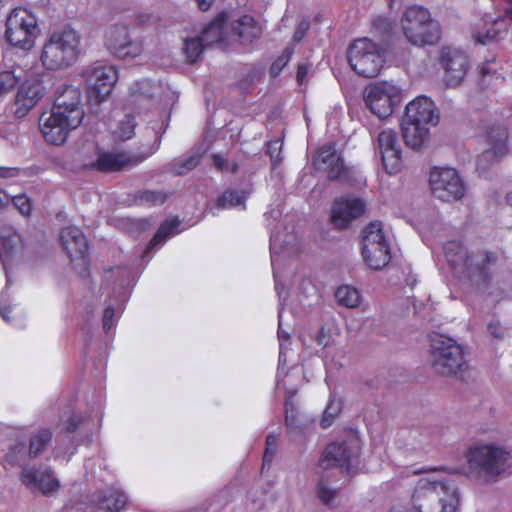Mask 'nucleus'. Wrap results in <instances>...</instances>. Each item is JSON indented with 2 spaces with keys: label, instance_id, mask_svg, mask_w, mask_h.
<instances>
[{
  "label": "nucleus",
  "instance_id": "20e7f679",
  "mask_svg": "<svg viewBox=\"0 0 512 512\" xmlns=\"http://www.w3.org/2000/svg\"><path fill=\"white\" fill-rule=\"evenodd\" d=\"M465 456L468 464L467 476L480 484L496 482L512 468L511 453L494 443H474Z\"/></svg>",
  "mask_w": 512,
  "mask_h": 512
},
{
  "label": "nucleus",
  "instance_id": "0e129e2a",
  "mask_svg": "<svg viewBox=\"0 0 512 512\" xmlns=\"http://www.w3.org/2000/svg\"><path fill=\"white\" fill-rule=\"evenodd\" d=\"M307 73L308 67L305 64H301L298 66L296 78L299 84H303L305 82Z\"/></svg>",
  "mask_w": 512,
  "mask_h": 512
},
{
  "label": "nucleus",
  "instance_id": "f3484780",
  "mask_svg": "<svg viewBox=\"0 0 512 512\" xmlns=\"http://www.w3.org/2000/svg\"><path fill=\"white\" fill-rule=\"evenodd\" d=\"M21 247V236L15 231H11L8 235L0 236V258L3 263V268L6 274V288L0 296V315L7 323L20 326V323L15 322V317H10L9 313L16 305H11L10 297L7 293V289L11 283V278L8 272V264L10 258L16 253L18 248Z\"/></svg>",
  "mask_w": 512,
  "mask_h": 512
},
{
  "label": "nucleus",
  "instance_id": "2eb2a0df",
  "mask_svg": "<svg viewBox=\"0 0 512 512\" xmlns=\"http://www.w3.org/2000/svg\"><path fill=\"white\" fill-rule=\"evenodd\" d=\"M83 77L89 100L100 103L111 93L118 80V72L112 65L95 63L84 70Z\"/></svg>",
  "mask_w": 512,
  "mask_h": 512
},
{
  "label": "nucleus",
  "instance_id": "473e14b6",
  "mask_svg": "<svg viewBox=\"0 0 512 512\" xmlns=\"http://www.w3.org/2000/svg\"><path fill=\"white\" fill-rule=\"evenodd\" d=\"M51 115L57 119L65 122L67 126H72L75 129L79 127L84 118L83 106H66L61 104H54L51 110Z\"/></svg>",
  "mask_w": 512,
  "mask_h": 512
},
{
  "label": "nucleus",
  "instance_id": "5701e85b",
  "mask_svg": "<svg viewBox=\"0 0 512 512\" xmlns=\"http://www.w3.org/2000/svg\"><path fill=\"white\" fill-rule=\"evenodd\" d=\"M405 118L427 126L439 122V111L435 103L426 96H418L406 106Z\"/></svg>",
  "mask_w": 512,
  "mask_h": 512
},
{
  "label": "nucleus",
  "instance_id": "4468645a",
  "mask_svg": "<svg viewBox=\"0 0 512 512\" xmlns=\"http://www.w3.org/2000/svg\"><path fill=\"white\" fill-rule=\"evenodd\" d=\"M429 183L432 194L445 202L460 200L466 192L459 173L449 167H434L430 171Z\"/></svg>",
  "mask_w": 512,
  "mask_h": 512
},
{
  "label": "nucleus",
  "instance_id": "6e6552de",
  "mask_svg": "<svg viewBox=\"0 0 512 512\" xmlns=\"http://www.w3.org/2000/svg\"><path fill=\"white\" fill-rule=\"evenodd\" d=\"M348 62L362 77L377 76L385 62L384 49L368 38L355 40L348 48Z\"/></svg>",
  "mask_w": 512,
  "mask_h": 512
},
{
  "label": "nucleus",
  "instance_id": "c03bdc74",
  "mask_svg": "<svg viewBox=\"0 0 512 512\" xmlns=\"http://www.w3.org/2000/svg\"><path fill=\"white\" fill-rule=\"evenodd\" d=\"M27 453L26 445L24 443H17L5 455V461L12 466L20 465Z\"/></svg>",
  "mask_w": 512,
  "mask_h": 512
},
{
  "label": "nucleus",
  "instance_id": "338daca9",
  "mask_svg": "<svg viewBox=\"0 0 512 512\" xmlns=\"http://www.w3.org/2000/svg\"><path fill=\"white\" fill-rule=\"evenodd\" d=\"M10 202V196L0 189V209L6 207Z\"/></svg>",
  "mask_w": 512,
  "mask_h": 512
},
{
  "label": "nucleus",
  "instance_id": "a878e982",
  "mask_svg": "<svg viewBox=\"0 0 512 512\" xmlns=\"http://www.w3.org/2000/svg\"><path fill=\"white\" fill-rule=\"evenodd\" d=\"M59 239L62 248L66 250L71 260L82 259L85 261L88 254V243L79 228L75 226L63 228Z\"/></svg>",
  "mask_w": 512,
  "mask_h": 512
},
{
  "label": "nucleus",
  "instance_id": "09e8293b",
  "mask_svg": "<svg viewBox=\"0 0 512 512\" xmlns=\"http://www.w3.org/2000/svg\"><path fill=\"white\" fill-rule=\"evenodd\" d=\"M277 447V436L270 434L266 438V449L263 456V467L272 462Z\"/></svg>",
  "mask_w": 512,
  "mask_h": 512
},
{
  "label": "nucleus",
  "instance_id": "5fc2aeb1",
  "mask_svg": "<svg viewBox=\"0 0 512 512\" xmlns=\"http://www.w3.org/2000/svg\"><path fill=\"white\" fill-rule=\"evenodd\" d=\"M498 32H499V30H496V29L493 27L492 29H489L485 35H482V34H480V33H475V34L473 35V37H474V40H475L477 43H480V44H487V43H489L490 41L497 39Z\"/></svg>",
  "mask_w": 512,
  "mask_h": 512
},
{
  "label": "nucleus",
  "instance_id": "4c0bfd02",
  "mask_svg": "<svg viewBox=\"0 0 512 512\" xmlns=\"http://www.w3.org/2000/svg\"><path fill=\"white\" fill-rule=\"evenodd\" d=\"M52 433L49 429H41L34 433L29 441L28 456L36 458L50 443Z\"/></svg>",
  "mask_w": 512,
  "mask_h": 512
},
{
  "label": "nucleus",
  "instance_id": "de8ad7c7",
  "mask_svg": "<svg viewBox=\"0 0 512 512\" xmlns=\"http://www.w3.org/2000/svg\"><path fill=\"white\" fill-rule=\"evenodd\" d=\"M291 55H292V49L290 48H286L282 55L279 56L271 65V74L273 76H277L281 71L282 69L287 65V63L289 62L290 58H291Z\"/></svg>",
  "mask_w": 512,
  "mask_h": 512
},
{
  "label": "nucleus",
  "instance_id": "0eeeda50",
  "mask_svg": "<svg viewBox=\"0 0 512 512\" xmlns=\"http://www.w3.org/2000/svg\"><path fill=\"white\" fill-rule=\"evenodd\" d=\"M40 30L36 16L26 8L16 7L7 16L5 24V40L12 46L22 50H30Z\"/></svg>",
  "mask_w": 512,
  "mask_h": 512
},
{
  "label": "nucleus",
  "instance_id": "6ab92c4d",
  "mask_svg": "<svg viewBox=\"0 0 512 512\" xmlns=\"http://www.w3.org/2000/svg\"><path fill=\"white\" fill-rule=\"evenodd\" d=\"M365 208V202L357 196H340L332 204V223L336 228H346L364 214Z\"/></svg>",
  "mask_w": 512,
  "mask_h": 512
},
{
  "label": "nucleus",
  "instance_id": "a18cd8bd",
  "mask_svg": "<svg viewBox=\"0 0 512 512\" xmlns=\"http://www.w3.org/2000/svg\"><path fill=\"white\" fill-rule=\"evenodd\" d=\"M166 194L162 192L155 191H142L139 193L138 202L140 204H148V205H161L166 201Z\"/></svg>",
  "mask_w": 512,
  "mask_h": 512
},
{
  "label": "nucleus",
  "instance_id": "c85d7f7f",
  "mask_svg": "<svg viewBox=\"0 0 512 512\" xmlns=\"http://www.w3.org/2000/svg\"><path fill=\"white\" fill-rule=\"evenodd\" d=\"M405 143L413 149L421 148L429 139L430 127L415 121L403 118L401 123Z\"/></svg>",
  "mask_w": 512,
  "mask_h": 512
},
{
  "label": "nucleus",
  "instance_id": "ea45409f",
  "mask_svg": "<svg viewBox=\"0 0 512 512\" xmlns=\"http://www.w3.org/2000/svg\"><path fill=\"white\" fill-rule=\"evenodd\" d=\"M137 91L139 92L140 96H143L147 100H152L159 96L160 102L162 101L163 86L160 83L143 80L138 83Z\"/></svg>",
  "mask_w": 512,
  "mask_h": 512
},
{
  "label": "nucleus",
  "instance_id": "bb28decb",
  "mask_svg": "<svg viewBox=\"0 0 512 512\" xmlns=\"http://www.w3.org/2000/svg\"><path fill=\"white\" fill-rule=\"evenodd\" d=\"M230 42L241 40L243 43L252 42L261 34V27L250 15L227 19Z\"/></svg>",
  "mask_w": 512,
  "mask_h": 512
},
{
  "label": "nucleus",
  "instance_id": "dca6fc26",
  "mask_svg": "<svg viewBox=\"0 0 512 512\" xmlns=\"http://www.w3.org/2000/svg\"><path fill=\"white\" fill-rule=\"evenodd\" d=\"M159 146L160 140L155 139L151 145L145 147V149L137 155H130L126 152H97L96 158L92 161H87L85 166L95 168L103 172L121 170L130 164L142 162L154 154L158 150Z\"/></svg>",
  "mask_w": 512,
  "mask_h": 512
},
{
  "label": "nucleus",
  "instance_id": "a19ab883",
  "mask_svg": "<svg viewBox=\"0 0 512 512\" xmlns=\"http://www.w3.org/2000/svg\"><path fill=\"white\" fill-rule=\"evenodd\" d=\"M342 409V402L340 399L336 397H331L326 406V409L323 414V418L321 420V425L323 428H327L332 424L334 418L340 413Z\"/></svg>",
  "mask_w": 512,
  "mask_h": 512
},
{
  "label": "nucleus",
  "instance_id": "37998d69",
  "mask_svg": "<svg viewBox=\"0 0 512 512\" xmlns=\"http://www.w3.org/2000/svg\"><path fill=\"white\" fill-rule=\"evenodd\" d=\"M244 201L245 196L243 194H240L235 190H227L218 199V206L222 208H232L243 204Z\"/></svg>",
  "mask_w": 512,
  "mask_h": 512
},
{
  "label": "nucleus",
  "instance_id": "b1692460",
  "mask_svg": "<svg viewBox=\"0 0 512 512\" xmlns=\"http://www.w3.org/2000/svg\"><path fill=\"white\" fill-rule=\"evenodd\" d=\"M314 165L317 170L325 172L330 179H338L345 172L343 159L332 143L324 144L319 148L314 157Z\"/></svg>",
  "mask_w": 512,
  "mask_h": 512
},
{
  "label": "nucleus",
  "instance_id": "6e6d98bb",
  "mask_svg": "<svg viewBox=\"0 0 512 512\" xmlns=\"http://www.w3.org/2000/svg\"><path fill=\"white\" fill-rule=\"evenodd\" d=\"M213 165L218 170H221V171L234 172L237 169L236 165H234V164L229 166L228 163L226 162V160L224 159V157L219 154L213 155Z\"/></svg>",
  "mask_w": 512,
  "mask_h": 512
},
{
  "label": "nucleus",
  "instance_id": "bf43d9fd",
  "mask_svg": "<svg viewBox=\"0 0 512 512\" xmlns=\"http://www.w3.org/2000/svg\"><path fill=\"white\" fill-rule=\"evenodd\" d=\"M308 28H309L308 22H306V21L300 22L297 26L295 33H294L293 40L299 42L303 38V36L306 33V31L308 30Z\"/></svg>",
  "mask_w": 512,
  "mask_h": 512
},
{
  "label": "nucleus",
  "instance_id": "c756f323",
  "mask_svg": "<svg viewBox=\"0 0 512 512\" xmlns=\"http://www.w3.org/2000/svg\"><path fill=\"white\" fill-rule=\"evenodd\" d=\"M128 503L127 495L117 487H110L97 496L98 509L107 512H120Z\"/></svg>",
  "mask_w": 512,
  "mask_h": 512
},
{
  "label": "nucleus",
  "instance_id": "412c9836",
  "mask_svg": "<svg viewBox=\"0 0 512 512\" xmlns=\"http://www.w3.org/2000/svg\"><path fill=\"white\" fill-rule=\"evenodd\" d=\"M377 148L385 170L389 174L398 173L402 169L403 161L396 132L392 129L382 130L377 137Z\"/></svg>",
  "mask_w": 512,
  "mask_h": 512
},
{
  "label": "nucleus",
  "instance_id": "c9c22d12",
  "mask_svg": "<svg viewBox=\"0 0 512 512\" xmlns=\"http://www.w3.org/2000/svg\"><path fill=\"white\" fill-rule=\"evenodd\" d=\"M335 297L339 305L353 309L359 306L361 302L360 291L351 285H341L335 292Z\"/></svg>",
  "mask_w": 512,
  "mask_h": 512
},
{
  "label": "nucleus",
  "instance_id": "a211bd4d",
  "mask_svg": "<svg viewBox=\"0 0 512 512\" xmlns=\"http://www.w3.org/2000/svg\"><path fill=\"white\" fill-rule=\"evenodd\" d=\"M440 64L444 70L443 80L447 86L459 85L469 69L466 53L450 46L441 49Z\"/></svg>",
  "mask_w": 512,
  "mask_h": 512
},
{
  "label": "nucleus",
  "instance_id": "ddd939ff",
  "mask_svg": "<svg viewBox=\"0 0 512 512\" xmlns=\"http://www.w3.org/2000/svg\"><path fill=\"white\" fill-rule=\"evenodd\" d=\"M104 45L114 57L121 60L137 58L144 51L142 41L132 38L129 27L122 23L110 26L105 31Z\"/></svg>",
  "mask_w": 512,
  "mask_h": 512
},
{
  "label": "nucleus",
  "instance_id": "e433bc0d",
  "mask_svg": "<svg viewBox=\"0 0 512 512\" xmlns=\"http://www.w3.org/2000/svg\"><path fill=\"white\" fill-rule=\"evenodd\" d=\"M54 104L82 106V93L78 87L66 85L57 91Z\"/></svg>",
  "mask_w": 512,
  "mask_h": 512
},
{
  "label": "nucleus",
  "instance_id": "49530a36",
  "mask_svg": "<svg viewBox=\"0 0 512 512\" xmlns=\"http://www.w3.org/2000/svg\"><path fill=\"white\" fill-rule=\"evenodd\" d=\"M200 158L199 153H193L186 159L179 161V166L175 168L176 173L183 175L191 171L200 163Z\"/></svg>",
  "mask_w": 512,
  "mask_h": 512
},
{
  "label": "nucleus",
  "instance_id": "e2e57ef3",
  "mask_svg": "<svg viewBox=\"0 0 512 512\" xmlns=\"http://www.w3.org/2000/svg\"><path fill=\"white\" fill-rule=\"evenodd\" d=\"M316 342L319 346L326 347L329 344V335L328 333L322 328L318 332Z\"/></svg>",
  "mask_w": 512,
  "mask_h": 512
},
{
  "label": "nucleus",
  "instance_id": "680f3d73",
  "mask_svg": "<svg viewBox=\"0 0 512 512\" xmlns=\"http://www.w3.org/2000/svg\"><path fill=\"white\" fill-rule=\"evenodd\" d=\"M17 174V168L0 166V178H10L16 176Z\"/></svg>",
  "mask_w": 512,
  "mask_h": 512
},
{
  "label": "nucleus",
  "instance_id": "2f4dec72",
  "mask_svg": "<svg viewBox=\"0 0 512 512\" xmlns=\"http://www.w3.org/2000/svg\"><path fill=\"white\" fill-rule=\"evenodd\" d=\"M20 70L12 59L4 57L0 64V98L9 94L20 82L22 76L18 73Z\"/></svg>",
  "mask_w": 512,
  "mask_h": 512
},
{
  "label": "nucleus",
  "instance_id": "f257e3e1",
  "mask_svg": "<svg viewBox=\"0 0 512 512\" xmlns=\"http://www.w3.org/2000/svg\"><path fill=\"white\" fill-rule=\"evenodd\" d=\"M459 506L456 484L440 470L432 469L418 478L408 512H458Z\"/></svg>",
  "mask_w": 512,
  "mask_h": 512
},
{
  "label": "nucleus",
  "instance_id": "9b49d317",
  "mask_svg": "<svg viewBox=\"0 0 512 512\" xmlns=\"http://www.w3.org/2000/svg\"><path fill=\"white\" fill-rule=\"evenodd\" d=\"M431 358L433 368L442 375L456 374L466 364L462 346L454 339L443 335L432 339Z\"/></svg>",
  "mask_w": 512,
  "mask_h": 512
},
{
  "label": "nucleus",
  "instance_id": "8fccbe9b",
  "mask_svg": "<svg viewBox=\"0 0 512 512\" xmlns=\"http://www.w3.org/2000/svg\"><path fill=\"white\" fill-rule=\"evenodd\" d=\"M373 30L380 36H385L391 30V23L386 17L379 16L373 21Z\"/></svg>",
  "mask_w": 512,
  "mask_h": 512
},
{
  "label": "nucleus",
  "instance_id": "7ed1b4c3",
  "mask_svg": "<svg viewBox=\"0 0 512 512\" xmlns=\"http://www.w3.org/2000/svg\"><path fill=\"white\" fill-rule=\"evenodd\" d=\"M299 251L298 237L293 232L282 233L279 231H271L270 235V254L273 276L275 281V290L280 299V308L278 312V339H279V364L277 373V385H281L280 376L286 364V351L289 346V334L283 329L282 323V297L284 287L281 284L282 268L287 260H290Z\"/></svg>",
  "mask_w": 512,
  "mask_h": 512
},
{
  "label": "nucleus",
  "instance_id": "cd10ccee",
  "mask_svg": "<svg viewBox=\"0 0 512 512\" xmlns=\"http://www.w3.org/2000/svg\"><path fill=\"white\" fill-rule=\"evenodd\" d=\"M73 130H75L74 127L67 126L64 121L57 119L51 114L46 118H41V133L49 144L63 145Z\"/></svg>",
  "mask_w": 512,
  "mask_h": 512
},
{
  "label": "nucleus",
  "instance_id": "423d86ee",
  "mask_svg": "<svg viewBox=\"0 0 512 512\" xmlns=\"http://www.w3.org/2000/svg\"><path fill=\"white\" fill-rule=\"evenodd\" d=\"M400 25L407 41L417 47L435 45L441 38V27L423 6L407 7L401 17Z\"/></svg>",
  "mask_w": 512,
  "mask_h": 512
},
{
  "label": "nucleus",
  "instance_id": "3c124183",
  "mask_svg": "<svg viewBox=\"0 0 512 512\" xmlns=\"http://www.w3.org/2000/svg\"><path fill=\"white\" fill-rule=\"evenodd\" d=\"M12 202L22 215L30 214L31 203L26 195H17L12 198Z\"/></svg>",
  "mask_w": 512,
  "mask_h": 512
},
{
  "label": "nucleus",
  "instance_id": "69168bd1",
  "mask_svg": "<svg viewBox=\"0 0 512 512\" xmlns=\"http://www.w3.org/2000/svg\"><path fill=\"white\" fill-rule=\"evenodd\" d=\"M494 73H495V70L493 68H491L490 63L483 64L480 67V74L482 75L483 78L489 76L490 74H494Z\"/></svg>",
  "mask_w": 512,
  "mask_h": 512
},
{
  "label": "nucleus",
  "instance_id": "864d4df0",
  "mask_svg": "<svg viewBox=\"0 0 512 512\" xmlns=\"http://www.w3.org/2000/svg\"><path fill=\"white\" fill-rule=\"evenodd\" d=\"M282 148V142L280 140H274L268 143L267 153L270 155L274 165L281 162L280 151Z\"/></svg>",
  "mask_w": 512,
  "mask_h": 512
},
{
  "label": "nucleus",
  "instance_id": "774afa93",
  "mask_svg": "<svg viewBox=\"0 0 512 512\" xmlns=\"http://www.w3.org/2000/svg\"><path fill=\"white\" fill-rule=\"evenodd\" d=\"M198 3L199 8L202 11H206L210 8L214 0H195Z\"/></svg>",
  "mask_w": 512,
  "mask_h": 512
},
{
  "label": "nucleus",
  "instance_id": "13d9d810",
  "mask_svg": "<svg viewBox=\"0 0 512 512\" xmlns=\"http://www.w3.org/2000/svg\"><path fill=\"white\" fill-rule=\"evenodd\" d=\"M489 333L495 338H503L504 330L497 321L488 324Z\"/></svg>",
  "mask_w": 512,
  "mask_h": 512
},
{
  "label": "nucleus",
  "instance_id": "9d476101",
  "mask_svg": "<svg viewBox=\"0 0 512 512\" xmlns=\"http://www.w3.org/2000/svg\"><path fill=\"white\" fill-rule=\"evenodd\" d=\"M360 439L353 431H348L339 440L330 443L320 459V466L324 469L339 467L350 472L356 465L360 454Z\"/></svg>",
  "mask_w": 512,
  "mask_h": 512
},
{
  "label": "nucleus",
  "instance_id": "393cba45",
  "mask_svg": "<svg viewBox=\"0 0 512 512\" xmlns=\"http://www.w3.org/2000/svg\"><path fill=\"white\" fill-rule=\"evenodd\" d=\"M45 92L41 83L24 82L15 97L14 114L17 118L25 117L28 112L37 104L43 97Z\"/></svg>",
  "mask_w": 512,
  "mask_h": 512
},
{
  "label": "nucleus",
  "instance_id": "72a5a7b5",
  "mask_svg": "<svg viewBox=\"0 0 512 512\" xmlns=\"http://www.w3.org/2000/svg\"><path fill=\"white\" fill-rule=\"evenodd\" d=\"M180 224L181 222L178 218H171L164 221L150 241L149 245L144 251L143 256H147L152 249H154L157 245L164 243L168 237L180 233L182 231L179 229Z\"/></svg>",
  "mask_w": 512,
  "mask_h": 512
},
{
  "label": "nucleus",
  "instance_id": "58836bf2",
  "mask_svg": "<svg viewBox=\"0 0 512 512\" xmlns=\"http://www.w3.org/2000/svg\"><path fill=\"white\" fill-rule=\"evenodd\" d=\"M316 495L322 504L332 507L338 495V487L332 485L329 479L322 478L316 485Z\"/></svg>",
  "mask_w": 512,
  "mask_h": 512
},
{
  "label": "nucleus",
  "instance_id": "052dcab7",
  "mask_svg": "<svg viewBox=\"0 0 512 512\" xmlns=\"http://www.w3.org/2000/svg\"><path fill=\"white\" fill-rule=\"evenodd\" d=\"M76 448L74 447L71 451H69L68 456H66V452L63 451L62 447H56L54 450V458L56 460L63 459L64 462H68L71 456L75 453Z\"/></svg>",
  "mask_w": 512,
  "mask_h": 512
},
{
  "label": "nucleus",
  "instance_id": "1a4fd4ad",
  "mask_svg": "<svg viewBox=\"0 0 512 512\" xmlns=\"http://www.w3.org/2000/svg\"><path fill=\"white\" fill-rule=\"evenodd\" d=\"M362 256L365 263L374 270H380L390 262V245L381 222H371L364 228Z\"/></svg>",
  "mask_w": 512,
  "mask_h": 512
},
{
  "label": "nucleus",
  "instance_id": "f704fd0d",
  "mask_svg": "<svg viewBox=\"0 0 512 512\" xmlns=\"http://www.w3.org/2000/svg\"><path fill=\"white\" fill-rule=\"evenodd\" d=\"M135 127L134 116L125 114L123 117L117 115V123L115 127H110V129L115 141H125L134 136Z\"/></svg>",
  "mask_w": 512,
  "mask_h": 512
},
{
  "label": "nucleus",
  "instance_id": "79ce46f5",
  "mask_svg": "<svg viewBox=\"0 0 512 512\" xmlns=\"http://www.w3.org/2000/svg\"><path fill=\"white\" fill-rule=\"evenodd\" d=\"M204 42L200 37L188 38L185 40L184 51L190 62H195L203 51Z\"/></svg>",
  "mask_w": 512,
  "mask_h": 512
},
{
  "label": "nucleus",
  "instance_id": "f03ea898",
  "mask_svg": "<svg viewBox=\"0 0 512 512\" xmlns=\"http://www.w3.org/2000/svg\"><path fill=\"white\" fill-rule=\"evenodd\" d=\"M443 251L446 261L462 282L479 292L488 290L496 263L495 254L480 252L469 255L458 241L447 242Z\"/></svg>",
  "mask_w": 512,
  "mask_h": 512
},
{
  "label": "nucleus",
  "instance_id": "603ef678",
  "mask_svg": "<svg viewBox=\"0 0 512 512\" xmlns=\"http://www.w3.org/2000/svg\"><path fill=\"white\" fill-rule=\"evenodd\" d=\"M116 311L111 306H108L104 310L103 315V328L106 331V333H109L112 328H114L116 324Z\"/></svg>",
  "mask_w": 512,
  "mask_h": 512
},
{
  "label": "nucleus",
  "instance_id": "4be33fe9",
  "mask_svg": "<svg viewBox=\"0 0 512 512\" xmlns=\"http://www.w3.org/2000/svg\"><path fill=\"white\" fill-rule=\"evenodd\" d=\"M507 137V130L502 126L492 127L486 132L487 149L478 158V169H485L487 163L497 162L507 154Z\"/></svg>",
  "mask_w": 512,
  "mask_h": 512
},
{
  "label": "nucleus",
  "instance_id": "7c9ffc66",
  "mask_svg": "<svg viewBox=\"0 0 512 512\" xmlns=\"http://www.w3.org/2000/svg\"><path fill=\"white\" fill-rule=\"evenodd\" d=\"M199 37L206 46L214 43L230 42L227 18L225 15H219L210 22Z\"/></svg>",
  "mask_w": 512,
  "mask_h": 512
},
{
  "label": "nucleus",
  "instance_id": "39448f33",
  "mask_svg": "<svg viewBox=\"0 0 512 512\" xmlns=\"http://www.w3.org/2000/svg\"><path fill=\"white\" fill-rule=\"evenodd\" d=\"M80 54V35L65 27L50 34L43 45L41 62L46 69L59 70L74 64Z\"/></svg>",
  "mask_w": 512,
  "mask_h": 512
},
{
  "label": "nucleus",
  "instance_id": "aec40b11",
  "mask_svg": "<svg viewBox=\"0 0 512 512\" xmlns=\"http://www.w3.org/2000/svg\"><path fill=\"white\" fill-rule=\"evenodd\" d=\"M20 480L32 492H41L46 496L54 494L60 487L58 479L50 467H23Z\"/></svg>",
  "mask_w": 512,
  "mask_h": 512
},
{
  "label": "nucleus",
  "instance_id": "4d7b16f0",
  "mask_svg": "<svg viewBox=\"0 0 512 512\" xmlns=\"http://www.w3.org/2000/svg\"><path fill=\"white\" fill-rule=\"evenodd\" d=\"M82 423V418L78 415H71L65 425V429L72 433L74 432Z\"/></svg>",
  "mask_w": 512,
  "mask_h": 512
},
{
  "label": "nucleus",
  "instance_id": "f8f14e48",
  "mask_svg": "<svg viewBox=\"0 0 512 512\" xmlns=\"http://www.w3.org/2000/svg\"><path fill=\"white\" fill-rule=\"evenodd\" d=\"M400 100V87L390 81L373 82L364 91L366 106L381 119L390 116Z\"/></svg>",
  "mask_w": 512,
  "mask_h": 512
}]
</instances>
